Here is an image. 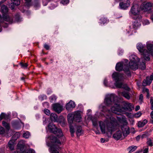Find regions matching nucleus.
Wrapping results in <instances>:
<instances>
[{
  "instance_id": "f257e3e1",
  "label": "nucleus",
  "mask_w": 153,
  "mask_h": 153,
  "mask_svg": "<svg viewBox=\"0 0 153 153\" xmlns=\"http://www.w3.org/2000/svg\"><path fill=\"white\" fill-rule=\"evenodd\" d=\"M117 97L113 94L107 95L105 99L104 103L106 106H110L114 104V106L111 108L113 113L119 114L120 113L123 112L125 110L131 111L134 108V105L132 104L125 101L122 103L121 107L117 103Z\"/></svg>"
},
{
  "instance_id": "f03ea898",
  "label": "nucleus",
  "mask_w": 153,
  "mask_h": 153,
  "mask_svg": "<svg viewBox=\"0 0 153 153\" xmlns=\"http://www.w3.org/2000/svg\"><path fill=\"white\" fill-rule=\"evenodd\" d=\"M99 126L101 132L102 134H105L107 137H111L112 132L115 128L117 125V120L112 115L107 116L106 119L104 121H100Z\"/></svg>"
},
{
  "instance_id": "7ed1b4c3",
  "label": "nucleus",
  "mask_w": 153,
  "mask_h": 153,
  "mask_svg": "<svg viewBox=\"0 0 153 153\" xmlns=\"http://www.w3.org/2000/svg\"><path fill=\"white\" fill-rule=\"evenodd\" d=\"M113 79L115 80V85L118 88H122L127 91H129V88L126 85H123L121 82H120L123 79L124 76L123 74L116 72H114L112 74Z\"/></svg>"
},
{
  "instance_id": "20e7f679",
  "label": "nucleus",
  "mask_w": 153,
  "mask_h": 153,
  "mask_svg": "<svg viewBox=\"0 0 153 153\" xmlns=\"http://www.w3.org/2000/svg\"><path fill=\"white\" fill-rule=\"evenodd\" d=\"M49 138L52 143L50 147L51 153H59V150L61 148V143L53 135H51Z\"/></svg>"
},
{
  "instance_id": "39448f33",
  "label": "nucleus",
  "mask_w": 153,
  "mask_h": 153,
  "mask_svg": "<svg viewBox=\"0 0 153 153\" xmlns=\"http://www.w3.org/2000/svg\"><path fill=\"white\" fill-rule=\"evenodd\" d=\"M68 123L70 124L73 122V120L78 122H80L82 120V118L80 112L76 111L73 113L68 114Z\"/></svg>"
},
{
  "instance_id": "423d86ee",
  "label": "nucleus",
  "mask_w": 153,
  "mask_h": 153,
  "mask_svg": "<svg viewBox=\"0 0 153 153\" xmlns=\"http://www.w3.org/2000/svg\"><path fill=\"white\" fill-rule=\"evenodd\" d=\"M140 6L138 4H134L131 7L129 12L130 16H136V19L137 18L140 19L141 18V16L140 15V11L141 10Z\"/></svg>"
},
{
  "instance_id": "0eeeda50",
  "label": "nucleus",
  "mask_w": 153,
  "mask_h": 153,
  "mask_svg": "<svg viewBox=\"0 0 153 153\" xmlns=\"http://www.w3.org/2000/svg\"><path fill=\"white\" fill-rule=\"evenodd\" d=\"M48 129L52 132L56 134L58 138L62 137L64 139L62 131L60 129H57L55 125L53 123H51L48 125Z\"/></svg>"
},
{
  "instance_id": "6e6552de",
  "label": "nucleus",
  "mask_w": 153,
  "mask_h": 153,
  "mask_svg": "<svg viewBox=\"0 0 153 153\" xmlns=\"http://www.w3.org/2000/svg\"><path fill=\"white\" fill-rule=\"evenodd\" d=\"M116 70L118 71L123 70L128 76L130 75L129 68L123 62H119L117 64Z\"/></svg>"
},
{
  "instance_id": "1a4fd4ad",
  "label": "nucleus",
  "mask_w": 153,
  "mask_h": 153,
  "mask_svg": "<svg viewBox=\"0 0 153 153\" xmlns=\"http://www.w3.org/2000/svg\"><path fill=\"white\" fill-rule=\"evenodd\" d=\"M152 43V42L150 41H148L146 42V47L147 49L146 51L148 53V56L146 55L145 60L146 61H149L150 60L149 55L150 54L153 55V45Z\"/></svg>"
},
{
  "instance_id": "9d476101",
  "label": "nucleus",
  "mask_w": 153,
  "mask_h": 153,
  "mask_svg": "<svg viewBox=\"0 0 153 153\" xmlns=\"http://www.w3.org/2000/svg\"><path fill=\"white\" fill-rule=\"evenodd\" d=\"M153 6V3L149 2H144L140 6L141 10L144 12H148L150 10Z\"/></svg>"
},
{
  "instance_id": "9b49d317",
  "label": "nucleus",
  "mask_w": 153,
  "mask_h": 153,
  "mask_svg": "<svg viewBox=\"0 0 153 153\" xmlns=\"http://www.w3.org/2000/svg\"><path fill=\"white\" fill-rule=\"evenodd\" d=\"M137 48L139 51L140 55L145 60L146 55L148 56V53L146 51V50L144 49V46L143 44L140 43H138L137 45Z\"/></svg>"
},
{
  "instance_id": "f8f14e48",
  "label": "nucleus",
  "mask_w": 153,
  "mask_h": 153,
  "mask_svg": "<svg viewBox=\"0 0 153 153\" xmlns=\"http://www.w3.org/2000/svg\"><path fill=\"white\" fill-rule=\"evenodd\" d=\"M7 22L8 23H11L12 22L13 19L10 18L7 14L4 13L3 14V18H2L0 15V32L1 31L2 29L1 26L2 24L4 21Z\"/></svg>"
},
{
  "instance_id": "ddd939ff",
  "label": "nucleus",
  "mask_w": 153,
  "mask_h": 153,
  "mask_svg": "<svg viewBox=\"0 0 153 153\" xmlns=\"http://www.w3.org/2000/svg\"><path fill=\"white\" fill-rule=\"evenodd\" d=\"M53 110L58 113H60L62 110L63 106L59 103H56L52 105Z\"/></svg>"
},
{
  "instance_id": "4468645a",
  "label": "nucleus",
  "mask_w": 153,
  "mask_h": 153,
  "mask_svg": "<svg viewBox=\"0 0 153 153\" xmlns=\"http://www.w3.org/2000/svg\"><path fill=\"white\" fill-rule=\"evenodd\" d=\"M130 5V2L129 0H126L120 3L119 6L121 9H126Z\"/></svg>"
},
{
  "instance_id": "2eb2a0df",
  "label": "nucleus",
  "mask_w": 153,
  "mask_h": 153,
  "mask_svg": "<svg viewBox=\"0 0 153 153\" xmlns=\"http://www.w3.org/2000/svg\"><path fill=\"white\" fill-rule=\"evenodd\" d=\"M123 135L124 137H126L130 133L129 127L127 125H123L121 127Z\"/></svg>"
},
{
  "instance_id": "dca6fc26",
  "label": "nucleus",
  "mask_w": 153,
  "mask_h": 153,
  "mask_svg": "<svg viewBox=\"0 0 153 153\" xmlns=\"http://www.w3.org/2000/svg\"><path fill=\"white\" fill-rule=\"evenodd\" d=\"M75 104L74 102L70 100L66 105V109L68 111H70L75 108Z\"/></svg>"
},
{
  "instance_id": "f3484780",
  "label": "nucleus",
  "mask_w": 153,
  "mask_h": 153,
  "mask_svg": "<svg viewBox=\"0 0 153 153\" xmlns=\"http://www.w3.org/2000/svg\"><path fill=\"white\" fill-rule=\"evenodd\" d=\"M21 0H11V3L9 6L12 9H14L15 6H18L20 4Z\"/></svg>"
},
{
  "instance_id": "a211bd4d",
  "label": "nucleus",
  "mask_w": 153,
  "mask_h": 153,
  "mask_svg": "<svg viewBox=\"0 0 153 153\" xmlns=\"http://www.w3.org/2000/svg\"><path fill=\"white\" fill-rule=\"evenodd\" d=\"M122 134L120 130L116 131L113 136V137L116 140H118L122 137Z\"/></svg>"
},
{
  "instance_id": "6ab92c4d",
  "label": "nucleus",
  "mask_w": 153,
  "mask_h": 153,
  "mask_svg": "<svg viewBox=\"0 0 153 153\" xmlns=\"http://www.w3.org/2000/svg\"><path fill=\"white\" fill-rule=\"evenodd\" d=\"M141 19H139L138 18L136 19V18H135L136 20H135L133 24V27L134 29H136L140 25L141 21L140 20Z\"/></svg>"
},
{
  "instance_id": "aec40b11",
  "label": "nucleus",
  "mask_w": 153,
  "mask_h": 153,
  "mask_svg": "<svg viewBox=\"0 0 153 153\" xmlns=\"http://www.w3.org/2000/svg\"><path fill=\"white\" fill-rule=\"evenodd\" d=\"M130 62H137L139 60V59L134 55H132L129 57Z\"/></svg>"
},
{
  "instance_id": "412c9836",
  "label": "nucleus",
  "mask_w": 153,
  "mask_h": 153,
  "mask_svg": "<svg viewBox=\"0 0 153 153\" xmlns=\"http://www.w3.org/2000/svg\"><path fill=\"white\" fill-rule=\"evenodd\" d=\"M129 66L130 68L133 70H135L137 69L138 68L137 62H130L129 63Z\"/></svg>"
},
{
  "instance_id": "4be33fe9",
  "label": "nucleus",
  "mask_w": 153,
  "mask_h": 153,
  "mask_svg": "<svg viewBox=\"0 0 153 153\" xmlns=\"http://www.w3.org/2000/svg\"><path fill=\"white\" fill-rule=\"evenodd\" d=\"M149 77H147L146 79H144L143 81L142 85L143 86H145L150 85L151 83V80H149Z\"/></svg>"
},
{
  "instance_id": "5701e85b",
  "label": "nucleus",
  "mask_w": 153,
  "mask_h": 153,
  "mask_svg": "<svg viewBox=\"0 0 153 153\" xmlns=\"http://www.w3.org/2000/svg\"><path fill=\"white\" fill-rule=\"evenodd\" d=\"M83 131H82V128L80 126H78L76 128V134L77 136H79L83 134Z\"/></svg>"
},
{
  "instance_id": "b1692460",
  "label": "nucleus",
  "mask_w": 153,
  "mask_h": 153,
  "mask_svg": "<svg viewBox=\"0 0 153 153\" xmlns=\"http://www.w3.org/2000/svg\"><path fill=\"white\" fill-rule=\"evenodd\" d=\"M146 120H144L143 121H139L138 123V126L139 128H141L144 126L147 123Z\"/></svg>"
},
{
  "instance_id": "393cba45",
  "label": "nucleus",
  "mask_w": 153,
  "mask_h": 153,
  "mask_svg": "<svg viewBox=\"0 0 153 153\" xmlns=\"http://www.w3.org/2000/svg\"><path fill=\"white\" fill-rule=\"evenodd\" d=\"M50 118L52 121L56 122L57 119V116L56 114L52 113L50 114Z\"/></svg>"
},
{
  "instance_id": "a878e982",
  "label": "nucleus",
  "mask_w": 153,
  "mask_h": 153,
  "mask_svg": "<svg viewBox=\"0 0 153 153\" xmlns=\"http://www.w3.org/2000/svg\"><path fill=\"white\" fill-rule=\"evenodd\" d=\"M137 147L136 146H132L128 147V150L129 153L135 151L137 149Z\"/></svg>"
},
{
  "instance_id": "bb28decb",
  "label": "nucleus",
  "mask_w": 153,
  "mask_h": 153,
  "mask_svg": "<svg viewBox=\"0 0 153 153\" xmlns=\"http://www.w3.org/2000/svg\"><path fill=\"white\" fill-rule=\"evenodd\" d=\"M100 108L101 109V110L104 112H106L107 113H110V111L109 110H107L106 106L101 105L100 106Z\"/></svg>"
},
{
  "instance_id": "cd10ccee",
  "label": "nucleus",
  "mask_w": 153,
  "mask_h": 153,
  "mask_svg": "<svg viewBox=\"0 0 153 153\" xmlns=\"http://www.w3.org/2000/svg\"><path fill=\"white\" fill-rule=\"evenodd\" d=\"M8 146L11 150H13L14 149V143L12 141L10 140L9 141L8 143Z\"/></svg>"
},
{
  "instance_id": "c85d7f7f",
  "label": "nucleus",
  "mask_w": 153,
  "mask_h": 153,
  "mask_svg": "<svg viewBox=\"0 0 153 153\" xmlns=\"http://www.w3.org/2000/svg\"><path fill=\"white\" fill-rule=\"evenodd\" d=\"M122 94L123 96L128 100H129L130 98V96L129 93L128 92L124 91L122 92Z\"/></svg>"
},
{
  "instance_id": "c756f323",
  "label": "nucleus",
  "mask_w": 153,
  "mask_h": 153,
  "mask_svg": "<svg viewBox=\"0 0 153 153\" xmlns=\"http://www.w3.org/2000/svg\"><path fill=\"white\" fill-rule=\"evenodd\" d=\"M1 11L4 13H6L8 11L7 8L5 5H3L1 7Z\"/></svg>"
},
{
  "instance_id": "7c9ffc66",
  "label": "nucleus",
  "mask_w": 153,
  "mask_h": 153,
  "mask_svg": "<svg viewBox=\"0 0 153 153\" xmlns=\"http://www.w3.org/2000/svg\"><path fill=\"white\" fill-rule=\"evenodd\" d=\"M2 125L4 126L7 131L9 130L10 128L9 125L8 123L5 122L4 121L2 122Z\"/></svg>"
},
{
  "instance_id": "2f4dec72",
  "label": "nucleus",
  "mask_w": 153,
  "mask_h": 153,
  "mask_svg": "<svg viewBox=\"0 0 153 153\" xmlns=\"http://www.w3.org/2000/svg\"><path fill=\"white\" fill-rule=\"evenodd\" d=\"M30 133L28 131L25 132L23 134V137L26 138H28L30 136Z\"/></svg>"
},
{
  "instance_id": "473e14b6",
  "label": "nucleus",
  "mask_w": 153,
  "mask_h": 153,
  "mask_svg": "<svg viewBox=\"0 0 153 153\" xmlns=\"http://www.w3.org/2000/svg\"><path fill=\"white\" fill-rule=\"evenodd\" d=\"M70 131L71 133V136L73 137L74 136V133L75 132L74 127L70 125Z\"/></svg>"
},
{
  "instance_id": "72a5a7b5",
  "label": "nucleus",
  "mask_w": 153,
  "mask_h": 153,
  "mask_svg": "<svg viewBox=\"0 0 153 153\" xmlns=\"http://www.w3.org/2000/svg\"><path fill=\"white\" fill-rule=\"evenodd\" d=\"M20 136V134L19 132H16L13 136V138L14 139V140H16Z\"/></svg>"
},
{
  "instance_id": "f704fd0d",
  "label": "nucleus",
  "mask_w": 153,
  "mask_h": 153,
  "mask_svg": "<svg viewBox=\"0 0 153 153\" xmlns=\"http://www.w3.org/2000/svg\"><path fill=\"white\" fill-rule=\"evenodd\" d=\"M139 67L142 70L145 69L146 68V65L144 62H143L140 65Z\"/></svg>"
},
{
  "instance_id": "c9c22d12",
  "label": "nucleus",
  "mask_w": 153,
  "mask_h": 153,
  "mask_svg": "<svg viewBox=\"0 0 153 153\" xmlns=\"http://www.w3.org/2000/svg\"><path fill=\"white\" fill-rule=\"evenodd\" d=\"M100 23L101 24H104L105 23H107V20L106 18L104 17H102L100 19Z\"/></svg>"
},
{
  "instance_id": "e433bc0d",
  "label": "nucleus",
  "mask_w": 153,
  "mask_h": 153,
  "mask_svg": "<svg viewBox=\"0 0 153 153\" xmlns=\"http://www.w3.org/2000/svg\"><path fill=\"white\" fill-rule=\"evenodd\" d=\"M56 97L54 95L51 96L50 97V101L51 102H55V101L56 100Z\"/></svg>"
},
{
  "instance_id": "4c0bfd02",
  "label": "nucleus",
  "mask_w": 153,
  "mask_h": 153,
  "mask_svg": "<svg viewBox=\"0 0 153 153\" xmlns=\"http://www.w3.org/2000/svg\"><path fill=\"white\" fill-rule=\"evenodd\" d=\"M142 114V113L140 111H139L134 114V117L136 118H138L140 117Z\"/></svg>"
},
{
  "instance_id": "58836bf2",
  "label": "nucleus",
  "mask_w": 153,
  "mask_h": 153,
  "mask_svg": "<svg viewBox=\"0 0 153 153\" xmlns=\"http://www.w3.org/2000/svg\"><path fill=\"white\" fill-rule=\"evenodd\" d=\"M6 116V115L4 113H1L0 115V121L4 118L5 119Z\"/></svg>"
},
{
  "instance_id": "ea45409f",
  "label": "nucleus",
  "mask_w": 153,
  "mask_h": 153,
  "mask_svg": "<svg viewBox=\"0 0 153 153\" xmlns=\"http://www.w3.org/2000/svg\"><path fill=\"white\" fill-rule=\"evenodd\" d=\"M147 144L149 146H153L152 142V140L150 139H148L147 142Z\"/></svg>"
},
{
  "instance_id": "a19ab883",
  "label": "nucleus",
  "mask_w": 153,
  "mask_h": 153,
  "mask_svg": "<svg viewBox=\"0 0 153 153\" xmlns=\"http://www.w3.org/2000/svg\"><path fill=\"white\" fill-rule=\"evenodd\" d=\"M44 113L48 115L51 114V112L50 110L48 109H45L44 110Z\"/></svg>"
},
{
  "instance_id": "79ce46f5",
  "label": "nucleus",
  "mask_w": 153,
  "mask_h": 153,
  "mask_svg": "<svg viewBox=\"0 0 153 153\" xmlns=\"http://www.w3.org/2000/svg\"><path fill=\"white\" fill-rule=\"evenodd\" d=\"M25 5L27 7L30 5L31 0H25Z\"/></svg>"
},
{
  "instance_id": "37998d69",
  "label": "nucleus",
  "mask_w": 153,
  "mask_h": 153,
  "mask_svg": "<svg viewBox=\"0 0 153 153\" xmlns=\"http://www.w3.org/2000/svg\"><path fill=\"white\" fill-rule=\"evenodd\" d=\"M20 65L22 68H27V63H25L24 64L23 63H20Z\"/></svg>"
},
{
  "instance_id": "c03bdc74",
  "label": "nucleus",
  "mask_w": 153,
  "mask_h": 153,
  "mask_svg": "<svg viewBox=\"0 0 153 153\" xmlns=\"http://www.w3.org/2000/svg\"><path fill=\"white\" fill-rule=\"evenodd\" d=\"M69 2V0H62L61 3L65 5Z\"/></svg>"
},
{
  "instance_id": "a18cd8bd",
  "label": "nucleus",
  "mask_w": 153,
  "mask_h": 153,
  "mask_svg": "<svg viewBox=\"0 0 153 153\" xmlns=\"http://www.w3.org/2000/svg\"><path fill=\"white\" fill-rule=\"evenodd\" d=\"M5 132L4 128L0 126V134H4Z\"/></svg>"
},
{
  "instance_id": "49530a36",
  "label": "nucleus",
  "mask_w": 153,
  "mask_h": 153,
  "mask_svg": "<svg viewBox=\"0 0 153 153\" xmlns=\"http://www.w3.org/2000/svg\"><path fill=\"white\" fill-rule=\"evenodd\" d=\"M143 24L144 25H147L149 24V22L148 20H144L143 21Z\"/></svg>"
},
{
  "instance_id": "de8ad7c7",
  "label": "nucleus",
  "mask_w": 153,
  "mask_h": 153,
  "mask_svg": "<svg viewBox=\"0 0 153 153\" xmlns=\"http://www.w3.org/2000/svg\"><path fill=\"white\" fill-rule=\"evenodd\" d=\"M143 96L142 94H140L139 97V100L140 103H142L143 102Z\"/></svg>"
},
{
  "instance_id": "09e8293b",
  "label": "nucleus",
  "mask_w": 153,
  "mask_h": 153,
  "mask_svg": "<svg viewBox=\"0 0 153 153\" xmlns=\"http://www.w3.org/2000/svg\"><path fill=\"white\" fill-rule=\"evenodd\" d=\"M92 122H93V126L95 127L96 129L97 128V123L96 121H94L93 120H92Z\"/></svg>"
},
{
  "instance_id": "8fccbe9b",
  "label": "nucleus",
  "mask_w": 153,
  "mask_h": 153,
  "mask_svg": "<svg viewBox=\"0 0 153 153\" xmlns=\"http://www.w3.org/2000/svg\"><path fill=\"white\" fill-rule=\"evenodd\" d=\"M100 140V142L102 143H104L105 142H107L108 141V140H105V139H104L103 138H101Z\"/></svg>"
},
{
  "instance_id": "3c124183",
  "label": "nucleus",
  "mask_w": 153,
  "mask_h": 153,
  "mask_svg": "<svg viewBox=\"0 0 153 153\" xmlns=\"http://www.w3.org/2000/svg\"><path fill=\"white\" fill-rule=\"evenodd\" d=\"M46 96L45 95H43L42 96H39V99L41 100H42L43 99V98H46Z\"/></svg>"
},
{
  "instance_id": "603ef678",
  "label": "nucleus",
  "mask_w": 153,
  "mask_h": 153,
  "mask_svg": "<svg viewBox=\"0 0 153 153\" xmlns=\"http://www.w3.org/2000/svg\"><path fill=\"white\" fill-rule=\"evenodd\" d=\"M143 91L144 92H146V93H148L149 92V90L147 88H144L143 89Z\"/></svg>"
},
{
  "instance_id": "864d4df0",
  "label": "nucleus",
  "mask_w": 153,
  "mask_h": 153,
  "mask_svg": "<svg viewBox=\"0 0 153 153\" xmlns=\"http://www.w3.org/2000/svg\"><path fill=\"white\" fill-rule=\"evenodd\" d=\"M140 137H141L142 138H143V136L141 135H138L136 137V140L137 141H139Z\"/></svg>"
},
{
  "instance_id": "5fc2aeb1",
  "label": "nucleus",
  "mask_w": 153,
  "mask_h": 153,
  "mask_svg": "<svg viewBox=\"0 0 153 153\" xmlns=\"http://www.w3.org/2000/svg\"><path fill=\"white\" fill-rule=\"evenodd\" d=\"M44 47L47 50H48L49 48V46L46 44L44 45Z\"/></svg>"
},
{
  "instance_id": "6e6d98bb",
  "label": "nucleus",
  "mask_w": 153,
  "mask_h": 153,
  "mask_svg": "<svg viewBox=\"0 0 153 153\" xmlns=\"http://www.w3.org/2000/svg\"><path fill=\"white\" fill-rule=\"evenodd\" d=\"M148 148H146L143 150V153H148Z\"/></svg>"
},
{
  "instance_id": "4d7b16f0",
  "label": "nucleus",
  "mask_w": 153,
  "mask_h": 153,
  "mask_svg": "<svg viewBox=\"0 0 153 153\" xmlns=\"http://www.w3.org/2000/svg\"><path fill=\"white\" fill-rule=\"evenodd\" d=\"M61 125L62 126H64L65 124V121L64 120L62 122L60 123Z\"/></svg>"
},
{
  "instance_id": "13d9d810",
  "label": "nucleus",
  "mask_w": 153,
  "mask_h": 153,
  "mask_svg": "<svg viewBox=\"0 0 153 153\" xmlns=\"http://www.w3.org/2000/svg\"><path fill=\"white\" fill-rule=\"evenodd\" d=\"M140 109V107L139 105H137L135 108L136 111H137Z\"/></svg>"
},
{
  "instance_id": "bf43d9fd",
  "label": "nucleus",
  "mask_w": 153,
  "mask_h": 153,
  "mask_svg": "<svg viewBox=\"0 0 153 153\" xmlns=\"http://www.w3.org/2000/svg\"><path fill=\"white\" fill-rule=\"evenodd\" d=\"M150 103L151 104H153V97H150Z\"/></svg>"
},
{
  "instance_id": "052dcab7",
  "label": "nucleus",
  "mask_w": 153,
  "mask_h": 153,
  "mask_svg": "<svg viewBox=\"0 0 153 153\" xmlns=\"http://www.w3.org/2000/svg\"><path fill=\"white\" fill-rule=\"evenodd\" d=\"M150 78L149 80H151V82H152V81L153 80V74L152 75L150 76V77H149Z\"/></svg>"
},
{
  "instance_id": "680f3d73",
  "label": "nucleus",
  "mask_w": 153,
  "mask_h": 153,
  "mask_svg": "<svg viewBox=\"0 0 153 153\" xmlns=\"http://www.w3.org/2000/svg\"><path fill=\"white\" fill-rule=\"evenodd\" d=\"M107 80L106 79H105L104 81V84L105 86H107Z\"/></svg>"
},
{
  "instance_id": "e2e57ef3",
  "label": "nucleus",
  "mask_w": 153,
  "mask_h": 153,
  "mask_svg": "<svg viewBox=\"0 0 153 153\" xmlns=\"http://www.w3.org/2000/svg\"><path fill=\"white\" fill-rule=\"evenodd\" d=\"M43 105L44 106H48L49 105V103L47 102H45L43 103Z\"/></svg>"
},
{
  "instance_id": "0e129e2a",
  "label": "nucleus",
  "mask_w": 153,
  "mask_h": 153,
  "mask_svg": "<svg viewBox=\"0 0 153 153\" xmlns=\"http://www.w3.org/2000/svg\"><path fill=\"white\" fill-rule=\"evenodd\" d=\"M94 131L96 134H98L100 133V131L98 130H95Z\"/></svg>"
},
{
  "instance_id": "69168bd1",
  "label": "nucleus",
  "mask_w": 153,
  "mask_h": 153,
  "mask_svg": "<svg viewBox=\"0 0 153 153\" xmlns=\"http://www.w3.org/2000/svg\"><path fill=\"white\" fill-rule=\"evenodd\" d=\"M150 116L151 118L153 119V111H152L150 114Z\"/></svg>"
},
{
  "instance_id": "338daca9",
  "label": "nucleus",
  "mask_w": 153,
  "mask_h": 153,
  "mask_svg": "<svg viewBox=\"0 0 153 153\" xmlns=\"http://www.w3.org/2000/svg\"><path fill=\"white\" fill-rule=\"evenodd\" d=\"M146 97H147L148 98H149V92L148 93H147Z\"/></svg>"
},
{
  "instance_id": "774afa93",
  "label": "nucleus",
  "mask_w": 153,
  "mask_h": 153,
  "mask_svg": "<svg viewBox=\"0 0 153 153\" xmlns=\"http://www.w3.org/2000/svg\"><path fill=\"white\" fill-rule=\"evenodd\" d=\"M151 19L153 22V14L151 16Z\"/></svg>"
}]
</instances>
